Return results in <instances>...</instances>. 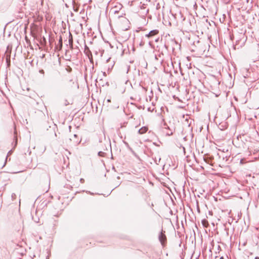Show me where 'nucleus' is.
Returning <instances> with one entry per match:
<instances>
[{
  "instance_id": "f257e3e1",
  "label": "nucleus",
  "mask_w": 259,
  "mask_h": 259,
  "mask_svg": "<svg viewBox=\"0 0 259 259\" xmlns=\"http://www.w3.org/2000/svg\"><path fill=\"white\" fill-rule=\"evenodd\" d=\"M159 240L161 242L162 245H164L166 241V237L163 231H162L158 236Z\"/></svg>"
},
{
  "instance_id": "f03ea898",
  "label": "nucleus",
  "mask_w": 259,
  "mask_h": 259,
  "mask_svg": "<svg viewBox=\"0 0 259 259\" xmlns=\"http://www.w3.org/2000/svg\"><path fill=\"white\" fill-rule=\"evenodd\" d=\"M159 31L158 30L155 29L150 31L148 34H146V36L147 37H151L158 33Z\"/></svg>"
},
{
  "instance_id": "7ed1b4c3",
  "label": "nucleus",
  "mask_w": 259,
  "mask_h": 259,
  "mask_svg": "<svg viewBox=\"0 0 259 259\" xmlns=\"http://www.w3.org/2000/svg\"><path fill=\"white\" fill-rule=\"evenodd\" d=\"M148 131V127L146 126H143L139 130L138 133L140 134H144L147 132Z\"/></svg>"
},
{
  "instance_id": "20e7f679",
  "label": "nucleus",
  "mask_w": 259,
  "mask_h": 259,
  "mask_svg": "<svg viewBox=\"0 0 259 259\" xmlns=\"http://www.w3.org/2000/svg\"><path fill=\"white\" fill-rule=\"evenodd\" d=\"M164 127L165 128H168L170 132L167 133V135L170 136L172 135V130L171 129H170L169 126H167V124L166 123H164Z\"/></svg>"
},
{
  "instance_id": "39448f33",
  "label": "nucleus",
  "mask_w": 259,
  "mask_h": 259,
  "mask_svg": "<svg viewBox=\"0 0 259 259\" xmlns=\"http://www.w3.org/2000/svg\"><path fill=\"white\" fill-rule=\"evenodd\" d=\"M58 45L60 46V49H61L63 46V41L61 36H60L59 39V42Z\"/></svg>"
},
{
  "instance_id": "423d86ee",
  "label": "nucleus",
  "mask_w": 259,
  "mask_h": 259,
  "mask_svg": "<svg viewBox=\"0 0 259 259\" xmlns=\"http://www.w3.org/2000/svg\"><path fill=\"white\" fill-rule=\"evenodd\" d=\"M202 224L204 227H207L208 225V222L205 219H204L202 221Z\"/></svg>"
},
{
  "instance_id": "0eeeda50",
  "label": "nucleus",
  "mask_w": 259,
  "mask_h": 259,
  "mask_svg": "<svg viewBox=\"0 0 259 259\" xmlns=\"http://www.w3.org/2000/svg\"><path fill=\"white\" fill-rule=\"evenodd\" d=\"M105 155V153L102 151H99L98 152V155L99 156L104 157Z\"/></svg>"
},
{
  "instance_id": "6e6552de",
  "label": "nucleus",
  "mask_w": 259,
  "mask_h": 259,
  "mask_svg": "<svg viewBox=\"0 0 259 259\" xmlns=\"http://www.w3.org/2000/svg\"><path fill=\"white\" fill-rule=\"evenodd\" d=\"M161 160V158L160 157L158 158V159H157L156 158H155V162L156 164H158V162H159Z\"/></svg>"
},
{
  "instance_id": "1a4fd4ad",
  "label": "nucleus",
  "mask_w": 259,
  "mask_h": 259,
  "mask_svg": "<svg viewBox=\"0 0 259 259\" xmlns=\"http://www.w3.org/2000/svg\"><path fill=\"white\" fill-rule=\"evenodd\" d=\"M69 42L70 44V45H72V42H73V40H72V37L71 36V38H69Z\"/></svg>"
},
{
  "instance_id": "9d476101",
  "label": "nucleus",
  "mask_w": 259,
  "mask_h": 259,
  "mask_svg": "<svg viewBox=\"0 0 259 259\" xmlns=\"http://www.w3.org/2000/svg\"><path fill=\"white\" fill-rule=\"evenodd\" d=\"M39 72V73H41V74H44L45 73V71H44V70H42V69L40 70Z\"/></svg>"
},
{
  "instance_id": "9b49d317",
  "label": "nucleus",
  "mask_w": 259,
  "mask_h": 259,
  "mask_svg": "<svg viewBox=\"0 0 259 259\" xmlns=\"http://www.w3.org/2000/svg\"><path fill=\"white\" fill-rule=\"evenodd\" d=\"M80 181L81 183H82L84 182V180L83 179H80Z\"/></svg>"
},
{
  "instance_id": "f8f14e48",
  "label": "nucleus",
  "mask_w": 259,
  "mask_h": 259,
  "mask_svg": "<svg viewBox=\"0 0 259 259\" xmlns=\"http://www.w3.org/2000/svg\"><path fill=\"white\" fill-rule=\"evenodd\" d=\"M254 259H259V257L256 256Z\"/></svg>"
},
{
  "instance_id": "ddd939ff",
  "label": "nucleus",
  "mask_w": 259,
  "mask_h": 259,
  "mask_svg": "<svg viewBox=\"0 0 259 259\" xmlns=\"http://www.w3.org/2000/svg\"><path fill=\"white\" fill-rule=\"evenodd\" d=\"M107 102H111V101H110V99H108V100H107Z\"/></svg>"
},
{
  "instance_id": "4468645a",
  "label": "nucleus",
  "mask_w": 259,
  "mask_h": 259,
  "mask_svg": "<svg viewBox=\"0 0 259 259\" xmlns=\"http://www.w3.org/2000/svg\"><path fill=\"white\" fill-rule=\"evenodd\" d=\"M220 259H224L223 256H221V257L220 258Z\"/></svg>"
},
{
  "instance_id": "2eb2a0df",
  "label": "nucleus",
  "mask_w": 259,
  "mask_h": 259,
  "mask_svg": "<svg viewBox=\"0 0 259 259\" xmlns=\"http://www.w3.org/2000/svg\"><path fill=\"white\" fill-rule=\"evenodd\" d=\"M14 195H15V194H12V197H14Z\"/></svg>"
},
{
  "instance_id": "dca6fc26",
  "label": "nucleus",
  "mask_w": 259,
  "mask_h": 259,
  "mask_svg": "<svg viewBox=\"0 0 259 259\" xmlns=\"http://www.w3.org/2000/svg\"><path fill=\"white\" fill-rule=\"evenodd\" d=\"M14 195H15V194H12V197H14Z\"/></svg>"
},
{
  "instance_id": "f3484780",
  "label": "nucleus",
  "mask_w": 259,
  "mask_h": 259,
  "mask_svg": "<svg viewBox=\"0 0 259 259\" xmlns=\"http://www.w3.org/2000/svg\"><path fill=\"white\" fill-rule=\"evenodd\" d=\"M128 82V80H125V83H127V82Z\"/></svg>"
},
{
  "instance_id": "a211bd4d",
  "label": "nucleus",
  "mask_w": 259,
  "mask_h": 259,
  "mask_svg": "<svg viewBox=\"0 0 259 259\" xmlns=\"http://www.w3.org/2000/svg\"><path fill=\"white\" fill-rule=\"evenodd\" d=\"M242 161H243V159H241V161H240V162L242 163Z\"/></svg>"
}]
</instances>
